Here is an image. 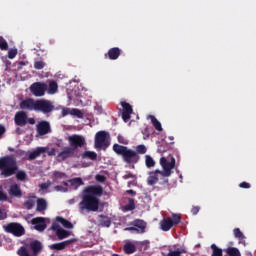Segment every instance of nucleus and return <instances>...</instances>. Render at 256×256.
<instances>
[{
  "label": "nucleus",
  "instance_id": "obj_15",
  "mask_svg": "<svg viewBox=\"0 0 256 256\" xmlns=\"http://www.w3.org/2000/svg\"><path fill=\"white\" fill-rule=\"evenodd\" d=\"M47 218L36 217L31 220V224L34 225V229L42 233L47 229Z\"/></svg>",
  "mask_w": 256,
  "mask_h": 256
},
{
  "label": "nucleus",
  "instance_id": "obj_11",
  "mask_svg": "<svg viewBox=\"0 0 256 256\" xmlns=\"http://www.w3.org/2000/svg\"><path fill=\"white\" fill-rule=\"evenodd\" d=\"M57 157H58V161H65L67 159H71V157H77V159H79L81 155L73 151V148H71L70 146H66L62 149V151L58 154Z\"/></svg>",
  "mask_w": 256,
  "mask_h": 256
},
{
  "label": "nucleus",
  "instance_id": "obj_61",
  "mask_svg": "<svg viewBox=\"0 0 256 256\" xmlns=\"http://www.w3.org/2000/svg\"><path fill=\"white\" fill-rule=\"evenodd\" d=\"M62 115H63V117H65L66 115H69V110L64 109V110L62 111Z\"/></svg>",
  "mask_w": 256,
  "mask_h": 256
},
{
  "label": "nucleus",
  "instance_id": "obj_12",
  "mask_svg": "<svg viewBox=\"0 0 256 256\" xmlns=\"http://www.w3.org/2000/svg\"><path fill=\"white\" fill-rule=\"evenodd\" d=\"M133 227L125 228L124 231H130L131 233H145L147 229V223L143 220L136 219L132 222Z\"/></svg>",
  "mask_w": 256,
  "mask_h": 256
},
{
  "label": "nucleus",
  "instance_id": "obj_44",
  "mask_svg": "<svg viewBox=\"0 0 256 256\" xmlns=\"http://www.w3.org/2000/svg\"><path fill=\"white\" fill-rule=\"evenodd\" d=\"M70 113L71 115L78 117V119H83V112L77 108H73Z\"/></svg>",
  "mask_w": 256,
  "mask_h": 256
},
{
  "label": "nucleus",
  "instance_id": "obj_34",
  "mask_svg": "<svg viewBox=\"0 0 256 256\" xmlns=\"http://www.w3.org/2000/svg\"><path fill=\"white\" fill-rule=\"evenodd\" d=\"M62 184L64 186H61V185H57L54 187V191H57V192H60V193H67V191H69V183L63 181Z\"/></svg>",
  "mask_w": 256,
  "mask_h": 256
},
{
  "label": "nucleus",
  "instance_id": "obj_13",
  "mask_svg": "<svg viewBox=\"0 0 256 256\" xmlns=\"http://www.w3.org/2000/svg\"><path fill=\"white\" fill-rule=\"evenodd\" d=\"M47 149L45 147H38L32 152H21V155H24V159L26 161H33L37 159V157H41L42 153H45Z\"/></svg>",
  "mask_w": 256,
  "mask_h": 256
},
{
  "label": "nucleus",
  "instance_id": "obj_53",
  "mask_svg": "<svg viewBox=\"0 0 256 256\" xmlns=\"http://www.w3.org/2000/svg\"><path fill=\"white\" fill-rule=\"evenodd\" d=\"M52 231H55L56 233L61 229V226H59V224H57L56 222H54L50 228Z\"/></svg>",
  "mask_w": 256,
  "mask_h": 256
},
{
  "label": "nucleus",
  "instance_id": "obj_4",
  "mask_svg": "<svg viewBox=\"0 0 256 256\" xmlns=\"http://www.w3.org/2000/svg\"><path fill=\"white\" fill-rule=\"evenodd\" d=\"M78 209L80 213L85 214L92 212L99 211V198L91 195V194H84L82 196L81 202L78 204Z\"/></svg>",
  "mask_w": 256,
  "mask_h": 256
},
{
  "label": "nucleus",
  "instance_id": "obj_9",
  "mask_svg": "<svg viewBox=\"0 0 256 256\" xmlns=\"http://www.w3.org/2000/svg\"><path fill=\"white\" fill-rule=\"evenodd\" d=\"M68 143L70 145V148L73 149V151L76 153L79 148L85 147V145H87L85 137L77 134L68 136Z\"/></svg>",
  "mask_w": 256,
  "mask_h": 256
},
{
  "label": "nucleus",
  "instance_id": "obj_56",
  "mask_svg": "<svg viewBox=\"0 0 256 256\" xmlns=\"http://www.w3.org/2000/svg\"><path fill=\"white\" fill-rule=\"evenodd\" d=\"M4 219H7V213L3 212L0 208V221H3Z\"/></svg>",
  "mask_w": 256,
  "mask_h": 256
},
{
  "label": "nucleus",
  "instance_id": "obj_6",
  "mask_svg": "<svg viewBox=\"0 0 256 256\" xmlns=\"http://www.w3.org/2000/svg\"><path fill=\"white\" fill-rule=\"evenodd\" d=\"M5 233H10L14 237H23L25 235V228L17 222H10L3 226Z\"/></svg>",
  "mask_w": 256,
  "mask_h": 256
},
{
  "label": "nucleus",
  "instance_id": "obj_43",
  "mask_svg": "<svg viewBox=\"0 0 256 256\" xmlns=\"http://www.w3.org/2000/svg\"><path fill=\"white\" fill-rule=\"evenodd\" d=\"M0 49L1 51H7L9 49V44L3 37H0Z\"/></svg>",
  "mask_w": 256,
  "mask_h": 256
},
{
  "label": "nucleus",
  "instance_id": "obj_19",
  "mask_svg": "<svg viewBox=\"0 0 256 256\" xmlns=\"http://www.w3.org/2000/svg\"><path fill=\"white\" fill-rule=\"evenodd\" d=\"M27 116V112L23 110L16 112L14 116L15 125H17L18 127H25V125H27Z\"/></svg>",
  "mask_w": 256,
  "mask_h": 256
},
{
  "label": "nucleus",
  "instance_id": "obj_42",
  "mask_svg": "<svg viewBox=\"0 0 256 256\" xmlns=\"http://www.w3.org/2000/svg\"><path fill=\"white\" fill-rule=\"evenodd\" d=\"M16 179L17 181H25V179H27V173H25L23 170H19L16 173Z\"/></svg>",
  "mask_w": 256,
  "mask_h": 256
},
{
  "label": "nucleus",
  "instance_id": "obj_47",
  "mask_svg": "<svg viewBox=\"0 0 256 256\" xmlns=\"http://www.w3.org/2000/svg\"><path fill=\"white\" fill-rule=\"evenodd\" d=\"M52 183L51 181H47L44 183L39 184L40 189H42V191H45V189H49L51 187Z\"/></svg>",
  "mask_w": 256,
  "mask_h": 256
},
{
  "label": "nucleus",
  "instance_id": "obj_8",
  "mask_svg": "<svg viewBox=\"0 0 256 256\" xmlns=\"http://www.w3.org/2000/svg\"><path fill=\"white\" fill-rule=\"evenodd\" d=\"M109 147V132L99 131L95 135V149H107Z\"/></svg>",
  "mask_w": 256,
  "mask_h": 256
},
{
  "label": "nucleus",
  "instance_id": "obj_17",
  "mask_svg": "<svg viewBox=\"0 0 256 256\" xmlns=\"http://www.w3.org/2000/svg\"><path fill=\"white\" fill-rule=\"evenodd\" d=\"M83 193H86V195H92V197H101L103 195V186H88L84 189Z\"/></svg>",
  "mask_w": 256,
  "mask_h": 256
},
{
  "label": "nucleus",
  "instance_id": "obj_60",
  "mask_svg": "<svg viewBox=\"0 0 256 256\" xmlns=\"http://www.w3.org/2000/svg\"><path fill=\"white\" fill-rule=\"evenodd\" d=\"M124 179H135V175H133L132 173H128L124 176Z\"/></svg>",
  "mask_w": 256,
  "mask_h": 256
},
{
  "label": "nucleus",
  "instance_id": "obj_10",
  "mask_svg": "<svg viewBox=\"0 0 256 256\" xmlns=\"http://www.w3.org/2000/svg\"><path fill=\"white\" fill-rule=\"evenodd\" d=\"M47 92V85L44 82H34L30 86V93L34 95V97H43Z\"/></svg>",
  "mask_w": 256,
  "mask_h": 256
},
{
  "label": "nucleus",
  "instance_id": "obj_62",
  "mask_svg": "<svg viewBox=\"0 0 256 256\" xmlns=\"http://www.w3.org/2000/svg\"><path fill=\"white\" fill-rule=\"evenodd\" d=\"M142 245H145V249H147V247H149V241H144V242H142Z\"/></svg>",
  "mask_w": 256,
  "mask_h": 256
},
{
  "label": "nucleus",
  "instance_id": "obj_51",
  "mask_svg": "<svg viewBox=\"0 0 256 256\" xmlns=\"http://www.w3.org/2000/svg\"><path fill=\"white\" fill-rule=\"evenodd\" d=\"M181 253H183L181 250H174L170 251L167 256H181Z\"/></svg>",
  "mask_w": 256,
  "mask_h": 256
},
{
  "label": "nucleus",
  "instance_id": "obj_58",
  "mask_svg": "<svg viewBox=\"0 0 256 256\" xmlns=\"http://www.w3.org/2000/svg\"><path fill=\"white\" fill-rule=\"evenodd\" d=\"M27 123H29V125H35V118H29L27 116Z\"/></svg>",
  "mask_w": 256,
  "mask_h": 256
},
{
  "label": "nucleus",
  "instance_id": "obj_28",
  "mask_svg": "<svg viewBox=\"0 0 256 256\" xmlns=\"http://www.w3.org/2000/svg\"><path fill=\"white\" fill-rule=\"evenodd\" d=\"M99 225L101 227H111V218L105 215H99Z\"/></svg>",
  "mask_w": 256,
  "mask_h": 256
},
{
  "label": "nucleus",
  "instance_id": "obj_54",
  "mask_svg": "<svg viewBox=\"0 0 256 256\" xmlns=\"http://www.w3.org/2000/svg\"><path fill=\"white\" fill-rule=\"evenodd\" d=\"M9 198L7 197V194L5 192L0 191V201H7Z\"/></svg>",
  "mask_w": 256,
  "mask_h": 256
},
{
  "label": "nucleus",
  "instance_id": "obj_16",
  "mask_svg": "<svg viewBox=\"0 0 256 256\" xmlns=\"http://www.w3.org/2000/svg\"><path fill=\"white\" fill-rule=\"evenodd\" d=\"M38 135H47L51 133V124L48 121L42 120L36 125Z\"/></svg>",
  "mask_w": 256,
  "mask_h": 256
},
{
  "label": "nucleus",
  "instance_id": "obj_39",
  "mask_svg": "<svg viewBox=\"0 0 256 256\" xmlns=\"http://www.w3.org/2000/svg\"><path fill=\"white\" fill-rule=\"evenodd\" d=\"M125 211H134L135 209V199L128 198V204L124 206Z\"/></svg>",
  "mask_w": 256,
  "mask_h": 256
},
{
  "label": "nucleus",
  "instance_id": "obj_30",
  "mask_svg": "<svg viewBox=\"0 0 256 256\" xmlns=\"http://www.w3.org/2000/svg\"><path fill=\"white\" fill-rule=\"evenodd\" d=\"M233 233H234V237H236V239L239 240V243H241L242 245H245V234L241 232V229L235 228L233 230Z\"/></svg>",
  "mask_w": 256,
  "mask_h": 256
},
{
  "label": "nucleus",
  "instance_id": "obj_1",
  "mask_svg": "<svg viewBox=\"0 0 256 256\" xmlns=\"http://www.w3.org/2000/svg\"><path fill=\"white\" fill-rule=\"evenodd\" d=\"M19 107L22 111H36L44 113V115H49L55 111V105L46 99L25 98L20 102Z\"/></svg>",
  "mask_w": 256,
  "mask_h": 256
},
{
  "label": "nucleus",
  "instance_id": "obj_5",
  "mask_svg": "<svg viewBox=\"0 0 256 256\" xmlns=\"http://www.w3.org/2000/svg\"><path fill=\"white\" fill-rule=\"evenodd\" d=\"M160 165L163 168V171L156 170V173H159L162 177H171V173H173L172 169H175V158L172 156L171 161H167V158L162 157L160 159Z\"/></svg>",
  "mask_w": 256,
  "mask_h": 256
},
{
  "label": "nucleus",
  "instance_id": "obj_48",
  "mask_svg": "<svg viewBox=\"0 0 256 256\" xmlns=\"http://www.w3.org/2000/svg\"><path fill=\"white\" fill-rule=\"evenodd\" d=\"M17 57V49H10L8 51V59H15Z\"/></svg>",
  "mask_w": 256,
  "mask_h": 256
},
{
  "label": "nucleus",
  "instance_id": "obj_22",
  "mask_svg": "<svg viewBox=\"0 0 256 256\" xmlns=\"http://www.w3.org/2000/svg\"><path fill=\"white\" fill-rule=\"evenodd\" d=\"M157 175H159V172H157V170L149 172V176L147 178L148 185H150L151 187H153V185H157L159 181V177Z\"/></svg>",
  "mask_w": 256,
  "mask_h": 256
},
{
  "label": "nucleus",
  "instance_id": "obj_45",
  "mask_svg": "<svg viewBox=\"0 0 256 256\" xmlns=\"http://www.w3.org/2000/svg\"><path fill=\"white\" fill-rule=\"evenodd\" d=\"M24 205L26 209L31 210L33 207H35V200L33 198H30L25 201Z\"/></svg>",
  "mask_w": 256,
  "mask_h": 256
},
{
  "label": "nucleus",
  "instance_id": "obj_20",
  "mask_svg": "<svg viewBox=\"0 0 256 256\" xmlns=\"http://www.w3.org/2000/svg\"><path fill=\"white\" fill-rule=\"evenodd\" d=\"M75 239H69L63 242H58L50 245V249L52 251H63L66 247H69V245L75 243Z\"/></svg>",
  "mask_w": 256,
  "mask_h": 256
},
{
  "label": "nucleus",
  "instance_id": "obj_38",
  "mask_svg": "<svg viewBox=\"0 0 256 256\" xmlns=\"http://www.w3.org/2000/svg\"><path fill=\"white\" fill-rule=\"evenodd\" d=\"M145 165L148 169L155 167V160L153 159V157H151V155L145 156Z\"/></svg>",
  "mask_w": 256,
  "mask_h": 256
},
{
  "label": "nucleus",
  "instance_id": "obj_18",
  "mask_svg": "<svg viewBox=\"0 0 256 256\" xmlns=\"http://www.w3.org/2000/svg\"><path fill=\"white\" fill-rule=\"evenodd\" d=\"M28 249L32 252V256H39V253L43 251V243L39 240H32L27 244Z\"/></svg>",
  "mask_w": 256,
  "mask_h": 256
},
{
  "label": "nucleus",
  "instance_id": "obj_64",
  "mask_svg": "<svg viewBox=\"0 0 256 256\" xmlns=\"http://www.w3.org/2000/svg\"><path fill=\"white\" fill-rule=\"evenodd\" d=\"M146 133H147V129H146V130H144L143 134L145 135Z\"/></svg>",
  "mask_w": 256,
  "mask_h": 256
},
{
  "label": "nucleus",
  "instance_id": "obj_23",
  "mask_svg": "<svg viewBox=\"0 0 256 256\" xmlns=\"http://www.w3.org/2000/svg\"><path fill=\"white\" fill-rule=\"evenodd\" d=\"M8 193L11 197H21L23 195V192H21V188L17 184L11 185Z\"/></svg>",
  "mask_w": 256,
  "mask_h": 256
},
{
  "label": "nucleus",
  "instance_id": "obj_40",
  "mask_svg": "<svg viewBox=\"0 0 256 256\" xmlns=\"http://www.w3.org/2000/svg\"><path fill=\"white\" fill-rule=\"evenodd\" d=\"M56 235H57L58 239L62 240V239H66V237H69V232H67L66 230L60 228L56 232Z\"/></svg>",
  "mask_w": 256,
  "mask_h": 256
},
{
  "label": "nucleus",
  "instance_id": "obj_59",
  "mask_svg": "<svg viewBox=\"0 0 256 256\" xmlns=\"http://www.w3.org/2000/svg\"><path fill=\"white\" fill-rule=\"evenodd\" d=\"M126 193L128 195H131L132 197H135V195H137V192L135 190H127Z\"/></svg>",
  "mask_w": 256,
  "mask_h": 256
},
{
  "label": "nucleus",
  "instance_id": "obj_50",
  "mask_svg": "<svg viewBox=\"0 0 256 256\" xmlns=\"http://www.w3.org/2000/svg\"><path fill=\"white\" fill-rule=\"evenodd\" d=\"M118 142H120L122 145H129V141L125 139L122 135H118Z\"/></svg>",
  "mask_w": 256,
  "mask_h": 256
},
{
  "label": "nucleus",
  "instance_id": "obj_63",
  "mask_svg": "<svg viewBox=\"0 0 256 256\" xmlns=\"http://www.w3.org/2000/svg\"><path fill=\"white\" fill-rule=\"evenodd\" d=\"M6 67H11V62L9 60L5 61Z\"/></svg>",
  "mask_w": 256,
  "mask_h": 256
},
{
  "label": "nucleus",
  "instance_id": "obj_49",
  "mask_svg": "<svg viewBox=\"0 0 256 256\" xmlns=\"http://www.w3.org/2000/svg\"><path fill=\"white\" fill-rule=\"evenodd\" d=\"M95 179L99 183H105V181H107V177H105V175H101V174L96 175Z\"/></svg>",
  "mask_w": 256,
  "mask_h": 256
},
{
  "label": "nucleus",
  "instance_id": "obj_2",
  "mask_svg": "<svg viewBox=\"0 0 256 256\" xmlns=\"http://www.w3.org/2000/svg\"><path fill=\"white\" fill-rule=\"evenodd\" d=\"M112 149L114 153H116V155H118L119 157H122V161H124V163H127L128 165H135L139 163V159H141V157L135 152V150L130 149L127 146L114 144Z\"/></svg>",
  "mask_w": 256,
  "mask_h": 256
},
{
  "label": "nucleus",
  "instance_id": "obj_14",
  "mask_svg": "<svg viewBox=\"0 0 256 256\" xmlns=\"http://www.w3.org/2000/svg\"><path fill=\"white\" fill-rule=\"evenodd\" d=\"M120 104L122 107V119L127 123L133 114V106L126 101H121Z\"/></svg>",
  "mask_w": 256,
  "mask_h": 256
},
{
  "label": "nucleus",
  "instance_id": "obj_37",
  "mask_svg": "<svg viewBox=\"0 0 256 256\" xmlns=\"http://www.w3.org/2000/svg\"><path fill=\"white\" fill-rule=\"evenodd\" d=\"M69 183L74 189H79V187H81V185H83V179L74 178L72 180H69Z\"/></svg>",
  "mask_w": 256,
  "mask_h": 256
},
{
  "label": "nucleus",
  "instance_id": "obj_32",
  "mask_svg": "<svg viewBox=\"0 0 256 256\" xmlns=\"http://www.w3.org/2000/svg\"><path fill=\"white\" fill-rule=\"evenodd\" d=\"M224 252L228 256H241V251H239V248L235 247H228L224 250Z\"/></svg>",
  "mask_w": 256,
  "mask_h": 256
},
{
  "label": "nucleus",
  "instance_id": "obj_57",
  "mask_svg": "<svg viewBox=\"0 0 256 256\" xmlns=\"http://www.w3.org/2000/svg\"><path fill=\"white\" fill-rule=\"evenodd\" d=\"M3 135H5V126L0 125V139L3 137Z\"/></svg>",
  "mask_w": 256,
  "mask_h": 256
},
{
  "label": "nucleus",
  "instance_id": "obj_36",
  "mask_svg": "<svg viewBox=\"0 0 256 256\" xmlns=\"http://www.w3.org/2000/svg\"><path fill=\"white\" fill-rule=\"evenodd\" d=\"M210 247L212 250L211 256H223V249L219 248L217 244H212Z\"/></svg>",
  "mask_w": 256,
  "mask_h": 256
},
{
  "label": "nucleus",
  "instance_id": "obj_41",
  "mask_svg": "<svg viewBox=\"0 0 256 256\" xmlns=\"http://www.w3.org/2000/svg\"><path fill=\"white\" fill-rule=\"evenodd\" d=\"M137 155H145L147 153V147L143 144H140L136 146V151Z\"/></svg>",
  "mask_w": 256,
  "mask_h": 256
},
{
  "label": "nucleus",
  "instance_id": "obj_35",
  "mask_svg": "<svg viewBox=\"0 0 256 256\" xmlns=\"http://www.w3.org/2000/svg\"><path fill=\"white\" fill-rule=\"evenodd\" d=\"M17 255L19 256H33V254H31L29 252V247L26 246H21L18 251H17Z\"/></svg>",
  "mask_w": 256,
  "mask_h": 256
},
{
  "label": "nucleus",
  "instance_id": "obj_33",
  "mask_svg": "<svg viewBox=\"0 0 256 256\" xmlns=\"http://www.w3.org/2000/svg\"><path fill=\"white\" fill-rule=\"evenodd\" d=\"M152 122V125L156 131H163V126H161V122L155 118V116L150 115L149 116Z\"/></svg>",
  "mask_w": 256,
  "mask_h": 256
},
{
  "label": "nucleus",
  "instance_id": "obj_31",
  "mask_svg": "<svg viewBox=\"0 0 256 256\" xmlns=\"http://www.w3.org/2000/svg\"><path fill=\"white\" fill-rule=\"evenodd\" d=\"M59 91V85L55 81H50L48 86V95H55Z\"/></svg>",
  "mask_w": 256,
  "mask_h": 256
},
{
  "label": "nucleus",
  "instance_id": "obj_26",
  "mask_svg": "<svg viewBox=\"0 0 256 256\" xmlns=\"http://www.w3.org/2000/svg\"><path fill=\"white\" fill-rule=\"evenodd\" d=\"M82 159H90V161H97V153L94 151H85L79 154Z\"/></svg>",
  "mask_w": 256,
  "mask_h": 256
},
{
  "label": "nucleus",
  "instance_id": "obj_52",
  "mask_svg": "<svg viewBox=\"0 0 256 256\" xmlns=\"http://www.w3.org/2000/svg\"><path fill=\"white\" fill-rule=\"evenodd\" d=\"M239 187L241 189H251V184H249L248 182H242L239 184Z\"/></svg>",
  "mask_w": 256,
  "mask_h": 256
},
{
  "label": "nucleus",
  "instance_id": "obj_24",
  "mask_svg": "<svg viewBox=\"0 0 256 256\" xmlns=\"http://www.w3.org/2000/svg\"><path fill=\"white\" fill-rule=\"evenodd\" d=\"M65 179H67V174H65V172L55 171L52 175L53 183H61L62 181H65Z\"/></svg>",
  "mask_w": 256,
  "mask_h": 256
},
{
  "label": "nucleus",
  "instance_id": "obj_7",
  "mask_svg": "<svg viewBox=\"0 0 256 256\" xmlns=\"http://www.w3.org/2000/svg\"><path fill=\"white\" fill-rule=\"evenodd\" d=\"M181 223V215L173 214L172 218L168 217L160 221V229L162 231H170L174 225H179Z\"/></svg>",
  "mask_w": 256,
  "mask_h": 256
},
{
  "label": "nucleus",
  "instance_id": "obj_25",
  "mask_svg": "<svg viewBox=\"0 0 256 256\" xmlns=\"http://www.w3.org/2000/svg\"><path fill=\"white\" fill-rule=\"evenodd\" d=\"M123 251L126 255H133L137 251V247L132 242H126L123 247Z\"/></svg>",
  "mask_w": 256,
  "mask_h": 256
},
{
  "label": "nucleus",
  "instance_id": "obj_29",
  "mask_svg": "<svg viewBox=\"0 0 256 256\" xmlns=\"http://www.w3.org/2000/svg\"><path fill=\"white\" fill-rule=\"evenodd\" d=\"M56 221H58V223H61V225H63V227H65V229H73V223H71L69 220H67L61 216H57Z\"/></svg>",
  "mask_w": 256,
  "mask_h": 256
},
{
  "label": "nucleus",
  "instance_id": "obj_55",
  "mask_svg": "<svg viewBox=\"0 0 256 256\" xmlns=\"http://www.w3.org/2000/svg\"><path fill=\"white\" fill-rule=\"evenodd\" d=\"M200 210H201V208L199 206H194L191 209V213H192V215H197V213H199Z\"/></svg>",
  "mask_w": 256,
  "mask_h": 256
},
{
  "label": "nucleus",
  "instance_id": "obj_27",
  "mask_svg": "<svg viewBox=\"0 0 256 256\" xmlns=\"http://www.w3.org/2000/svg\"><path fill=\"white\" fill-rule=\"evenodd\" d=\"M46 209H47V200L43 198H38L36 211H38V213H41L43 211H46Z\"/></svg>",
  "mask_w": 256,
  "mask_h": 256
},
{
  "label": "nucleus",
  "instance_id": "obj_21",
  "mask_svg": "<svg viewBox=\"0 0 256 256\" xmlns=\"http://www.w3.org/2000/svg\"><path fill=\"white\" fill-rule=\"evenodd\" d=\"M121 56V49L119 47H114L108 50V53L105 54V57H108L111 61H117Z\"/></svg>",
  "mask_w": 256,
  "mask_h": 256
},
{
  "label": "nucleus",
  "instance_id": "obj_3",
  "mask_svg": "<svg viewBox=\"0 0 256 256\" xmlns=\"http://www.w3.org/2000/svg\"><path fill=\"white\" fill-rule=\"evenodd\" d=\"M18 169L17 160L13 156L0 157V175L2 177H11L17 173Z\"/></svg>",
  "mask_w": 256,
  "mask_h": 256
},
{
  "label": "nucleus",
  "instance_id": "obj_46",
  "mask_svg": "<svg viewBox=\"0 0 256 256\" xmlns=\"http://www.w3.org/2000/svg\"><path fill=\"white\" fill-rule=\"evenodd\" d=\"M45 68V63L43 60H38L34 62V69L41 70Z\"/></svg>",
  "mask_w": 256,
  "mask_h": 256
}]
</instances>
